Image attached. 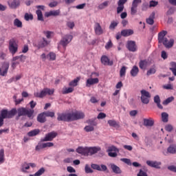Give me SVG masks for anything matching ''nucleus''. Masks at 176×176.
Returning <instances> with one entry per match:
<instances>
[{"mask_svg": "<svg viewBox=\"0 0 176 176\" xmlns=\"http://www.w3.org/2000/svg\"><path fill=\"white\" fill-rule=\"evenodd\" d=\"M47 57L51 61H54L56 60V54L54 52H50Z\"/></svg>", "mask_w": 176, "mask_h": 176, "instance_id": "nucleus-48", "label": "nucleus"}, {"mask_svg": "<svg viewBox=\"0 0 176 176\" xmlns=\"http://www.w3.org/2000/svg\"><path fill=\"white\" fill-rule=\"evenodd\" d=\"M33 19H34V16H32V14L26 13L25 14V20H26V21H30V20H32Z\"/></svg>", "mask_w": 176, "mask_h": 176, "instance_id": "nucleus-54", "label": "nucleus"}, {"mask_svg": "<svg viewBox=\"0 0 176 176\" xmlns=\"http://www.w3.org/2000/svg\"><path fill=\"white\" fill-rule=\"evenodd\" d=\"M83 118H85L83 112L76 111L74 113H58L57 120L59 122H74V120H79Z\"/></svg>", "mask_w": 176, "mask_h": 176, "instance_id": "nucleus-1", "label": "nucleus"}, {"mask_svg": "<svg viewBox=\"0 0 176 176\" xmlns=\"http://www.w3.org/2000/svg\"><path fill=\"white\" fill-rule=\"evenodd\" d=\"M9 71V64L8 63H4L0 67V76H6L8 75V72Z\"/></svg>", "mask_w": 176, "mask_h": 176, "instance_id": "nucleus-14", "label": "nucleus"}, {"mask_svg": "<svg viewBox=\"0 0 176 176\" xmlns=\"http://www.w3.org/2000/svg\"><path fill=\"white\" fill-rule=\"evenodd\" d=\"M153 74H156V69L151 68L149 70L147 71L146 76H149L151 75H153Z\"/></svg>", "mask_w": 176, "mask_h": 176, "instance_id": "nucleus-53", "label": "nucleus"}, {"mask_svg": "<svg viewBox=\"0 0 176 176\" xmlns=\"http://www.w3.org/2000/svg\"><path fill=\"white\" fill-rule=\"evenodd\" d=\"M141 93V101L143 104H149V100H151V93L145 89L140 91Z\"/></svg>", "mask_w": 176, "mask_h": 176, "instance_id": "nucleus-8", "label": "nucleus"}, {"mask_svg": "<svg viewBox=\"0 0 176 176\" xmlns=\"http://www.w3.org/2000/svg\"><path fill=\"white\" fill-rule=\"evenodd\" d=\"M17 113V109H12L10 111H8V109H3L1 111L0 115V127L3 126V119H12V118L14 117Z\"/></svg>", "mask_w": 176, "mask_h": 176, "instance_id": "nucleus-3", "label": "nucleus"}, {"mask_svg": "<svg viewBox=\"0 0 176 176\" xmlns=\"http://www.w3.org/2000/svg\"><path fill=\"white\" fill-rule=\"evenodd\" d=\"M85 171L86 174H91V173H94L93 169H91V168H90V166H89L88 164L85 165Z\"/></svg>", "mask_w": 176, "mask_h": 176, "instance_id": "nucleus-47", "label": "nucleus"}, {"mask_svg": "<svg viewBox=\"0 0 176 176\" xmlns=\"http://www.w3.org/2000/svg\"><path fill=\"white\" fill-rule=\"evenodd\" d=\"M8 6L11 8V9H16L18 6H20V0H10L8 2Z\"/></svg>", "mask_w": 176, "mask_h": 176, "instance_id": "nucleus-23", "label": "nucleus"}, {"mask_svg": "<svg viewBox=\"0 0 176 176\" xmlns=\"http://www.w3.org/2000/svg\"><path fill=\"white\" fill-rule=\"evenodd\" d=\"M60 15V10H52L45 13L46 17H50V16H59Z\"/></svg>", "mask_w": 176, "mask_h": 176, "instance_id": "nucleus-29", "label": "nucleus"}, {"mask_svg": "<svg viewBox=\"0 0 176 176\" xmlns=\"http://www.w3.org/2000/svg\"><path fill=\"white\" fill-rule=\"evenodd\" d=\"M108 124L111 127H118L119 126V124H118V122L116 120H109L108 121Z\"/></svg>", "mask_w": 176, "mask_h": 176, "instance_id": "nucleus-46", "label": "nucleus"}, {"mask_svg": "<svg viewBox=\"0 0 176 176\" xmlns=\"http://www.w3.org/2000/svg\"><path fill=\"white\" fill-rule=\"evenodd\" d=\"M39 131V129H34L33 131L28 132V137H35V135H38Z\"/></svg>", "mask_w": 176, "mask_h": 176, "instance_id": "nucleus-38", "label": "nucleus"}, {"mask_svg": "<svg viewBox=\"0 0 176 176\" xmlns=\"http://www.w3.org/2000/svg\"><path fill=\"white\" fill-rule=\"evenodd\" d=\"M8 50L12 56H14L15 53H17V50H19V45L16 41V39L11 38L9 41Z\"/></svg>", "mask_w": 176, "mask_h": 176, "instance_id": "nucleus-6", "label": "nucleus"}, {"mask_svg": "<svg viewBox=\"0 0 176 176\" xmlns=\"http://www.w3.org/2000/svg\"><path fill=\"white\" fill-rule=\"evenodd\" d=\"M14 25L18 28H21L23 27V23L19 20V19H15L14 21Z\"/></svg>", "mask_w": 176, "mask_h": 176, "instance_id": "nucleus-43", "label": "nucleus"}, {"mask_svg": "<svg viewBox=\"0 0 176 176\" xmlns=\"http://www.w3.org/2000/svg\"><path fill=\"white\" fill-rule=\"evenodd\" d=\"M5 162V151L3 148L0 150V164Z\"/></svg>", "mask_w": 176, "mask_h": 176, "instance_id": "nucleus-40", "label": "nucleus"}, {"mask_svg": "<svg viewBox=\"0 0 176 176\" xmlns=\"http://www.w3.org/2000/svg\"><path fill=\"white\" fill-rule=\"evenodd\" d=\"M43 34L46 36L47 39H52V36H54V33L50 31H43Z\"/></svg>", "mask_w": 176, "mask_h": 176, "instance_id": "nucleus-36", "label": "nucleus"}, {"mask_svg": "<svg viewBox=\"0 0 176 176\" xmlns=\"http://www.w3.org/2000/svg\"><path fill=\"white\" fill-rule=\"evenodd\" d=\"M104 118H107V114L104 113H100L97 117L98 119H104Z\"/></svg>", "mask_w": 176, "mask_h": 176, "instance_id": "nucleus-60", "label": "nucleus"}, {"mask_svg": "<svg viewBox=\"0 0 176 176\" xmlns=\"http://www.w3.org/2000/svg\"><path fill=\"white\" fill-rule=\"evenodd\" d=\"M110 167L113 173H114L115 174H122V170L119 166L115 165V164H110Z\"/></svg>", "mask_w": 176, "mask_h": 176, "instance_id": "nucleus-25", "label": "nucleus"}, {"mask_svg": "<svg viewBox=\"0 0 176 176\" xmlns=\"http://www.w3.org/2000/svg\"><path fill=\"white\" fill-rule=\"evenodd\" d=\"M98 82H100V80L97 78H88L87 80V81H86V87H90L93 85H97V83H98Z\"/></svg>", "mask_w": 176, "mask_h": 176, "instance_id": "nucleus-22", "label": "nucleus"}, {"mask_svg": "<svg viewBox=\"0 0 176 176\" xmlns=\"http://www.w3.org/2000/svg\"><path fill=\"white\" fill-rule=\"evenodd\" d=\"M36 13L37 14L38 20L43 21V14H42V11H41V10H37Z\"/></svg>", "mask_w": 176, "mask_h": 176, "instance_id": "nucleus-45", "label": "nucleus"}, {"mask_svg": "<svg viewBox=\"0 0 176 176\" xmlns=\"http://www.w3.org/2000/svg\"><path fill=\"white\" fill-rule=\"evenodd\" d=\"M16 113H18L19 118H20V116H28L30 118L32 119V115H34V110L27 109L24 107H20L16 110Z\"/></svg>", "mask_w": 176, "mask_h": 176, "instance_id": "nucleus-4", "label": "nucleus"}, {"mask_svg": "<svg viewBox=\"0 0 176 176\" xmlns=\"http://www.w3.org/2000/svg\"><path fill=\"white\" fill-rule=\"evenodd\" d=\"M167 31L162 30L158 34V42L159 43H162L165 47L170 49L174 45V39L169 38L167 36Z\"/></svg>", "mask_w": 176, "mask_h": 176, "instance_id": "nucleus-2", "label": "nucleus"}, {"mask_svg": "<svg viewBox=\"0 0 176 176\" xmlns=\"http://www.w3.org/2000/svg\"><path fill=\"white\" fill-rule=\"evenodd\" d=\"M138 176H148V175L146 173L145 171L140 170L139 173L138 174Z\"/></svg>", "mask_w": 176, "mask_h": 176, "instance_id": "nucleus-64", "label": "nucleus"}, {"mask_svg": "<svg viewBox=\"0 0 176 176\" xmlns=\"http://www.w3.org/2000/svg\"><path fill=\"white\" fill-rule=\"evenodd\" d=\"M58 133L56 131H52L50 133H48L45 135V138L43 139H41V142H46L47 141H52V140H54L56 137H57Z\"/></svg>", "mask_w": 176, "mask_h": 176, "instance_id": "nucleus-10", "label": "nucleus"}, {"mask_svg": "<svg viewBox=\"0 0 176 176\" xmlns=\"http://www.w3.org/2000/svg\"><path fill=\"white\" fill-rule=\"evenodd\" d=\"M153 120L151 118L149 119H144V125L146 126V127H152L154 124Z\"/></svg>", "mask_w": 176, "mask_h": 176, "instance_id": "nucleus-31", "label": "nucleus"}, {"mask_svg": "<svg viewBox=\"0 0 176 176\" xmlns=\"http://www.w3.org/2000/svg\"><path fill=\"white\" fill-rule=\"evenodd\" d=\"M158 3L159 2L152 0L149 2V8H155V6H157Z\"/></svg>", "mask_w": 176, "mask_h": 176, "instance_id": "nucleus-55", "label": "nucleus"}, {"mask_svg": "<svg viewBox=\"0 0 176 176\" xmlns=\"http://www.w3.org/2000/svg\"><path fill=\"white\" fill-rule=\"evenodd\" d=\"M155 15V12L151 13L148 19H146L147 24H149L150 25H153V23H155V21H154Z\"/></svg>", "mask_w": 176, "mask_h": 176, "instance_id": "nucleus-32", "label": "nucleus"}, {"mask_svg": "<svg viewBox=\"0 0 176 176\" xmlns=\"http://www.w3.org/2000/svg\"><path fill=\"white\" fill-rule=\"evenodd\" d=\"M46 171V169L44 167H41L38 171L35 173L36 176H41L45 174V172Z\"/></svg>", "mask_w": 176, "mask_h": 176, "instance_id": "nucleus-44", "label": "nucleus"}, {"mask_svg": "<svg viewBox=\"0 0 176 176\" xmlns=\"http://www.w3.org/2000/svg\"><path fill=\"white\" fill-rule=\"evenodd\" d=\"M146 164H147V166H149L150 167H153L154 168H160L162 162H159L157 161L147 160Z\"/></svg>", "mask_w": 176, "mask_h": 176, "instance_id": "nucleus-21", "label": "nucleus"}, {"mask_svg": "<svg viewBox=\"0 0 176 176\" xmlns=\"http://www.w3.org/2000/svg\"><path fill=\"white\" fill-rule=\"evenodd\" d=\"M139 72H140V69H138V67L135 65L131 69L130 74H131V76H133V78H135V76L138 75Z\"/></svg>", "mask_w": 176, "mask_h": 176, "instance_id": "nucleus-27", "label": "nucleus"}, {"mask_svg": "<svg viewBox=\"0 0 176 176\" xmlns=\"http://www.w3.org/2000/svg\"><path fill=\"white\" fill-rule=\"evenodd\" d=\"M154 102L157 104V107L160 108V109H163V106L160 104V96H159V95L154 97Z\"/></svg>", "mask_w": 176, "mask_h": 176, "instance_id": "nucleus-33", "label": "nucleus"}, {"mask_svg": "<svg viewBox=\"0 0 176 176\" xmlns=\"http://www.w3.org/2000/svg\"><path fill=\"white\" fill-rule=\"evenodd\" d=\"M67 25L69 28H71V30H72V28L75 27V23L72 21H69L67 23Z\"/></svg>", "mask_w": 176, "mask_h": 176, "instance_id": "nucleus-61", "label": "nucleus"}, {"mask_svg": "<svg viewBox=\"0 0 176 176\" xmlns=\"http://www.w3.org/2000/svg\"><path fill=\"white\" fill-rule=\"evenodd\" d=\"M113 45V44H112V41L109 40L105 45V49H107V50H109V49H111V47H112Z\"/></svg>", "mask_w": 176, "mask_h": 176, "instance_id": "nucleus-58", "label": "nucleus"}, {"mask_svg": "<svg viewBox=\"0 0 176 176\" xmlns=\"http://www.w3.org/2000/svg\"><path fill=\"white\" fill-rule=\"evenodd\" d=\"M170 65L171 67H170V70L173 71V69H176V63L175 62H170Z\"/></svg>", "mask_w": 176, "mask_h": 176, "instance_id": "nucleus-62", "label": "nucleus"}, {"mask_svg": "<svg viewBox=\"0 0 176 176\" xmlns=\"http://www.w3.org/2000/svg\"><path fill=\"white\" fill-rule=\"evenodd\" d=\"M107 152L110 157H116V156H118V153L116 152H119V149H118L115 146H111L108 148Z\"/></svg>", "mask_w": 176, "mask_h": 176, "instance_id": "nucleus-13", "label": "nucleus"}, {"mask_svg": "<svg viewBox=\"0 0 176 176\" xmlns=\"http://www.w3.org/2000/svg\"><path fill=\"white\" fill-rule=\"evenodd\" d=\"M124 10V6H118L117 8V13L118 14L122 13Z\"/></svg>", "mask_w": 176, "mask_h": 176, "instance_id": "nucleus-57", "label": "nucleus"}, {"mask_svg": "<svg viewBox=\"0 0 176 176\" xmlns=\"http://www.w3.org/2000/svg\"><path fill=\"white\" fill-rule=\"evenodd\" d=\"M149 66V62L146 60H141L139 62V67L140 69H146V67Z\"/></svg>", "mask_w": 176, "mask_h": 176, "instance_id": "nucleus-24", "label": "nucleus"}, {"mask_svg": "<svg viewBox=\"0 0 176 176\" xmlns=\"http://www.w3.org/2000/svg\"><path fill=\"white\" fill-rule=\"evenodd\" d=\"M173 100H174V96H170L166 98L165 100H164L162 104L163 105H168V104H170V102H173Z\"/></svg>", "mask_w": 176, "mask_h": 176, "instance_id": "nucleus-42", "label": "nucleus"}, {"mask_svg": "<svg viewBox=\"0 0 176 176\" xmlns=\"http://www.w3.org/2000/svg\"><path fill=\"white\" fill-rule=\"evenodd\" d=\"M118 24H119V23H118V21H111L110 25H109V30H114L115 28H116V27H118Z\"/></svg>", "mask_w": 176, "mask_h": 176, "instance_id": "nucleus-50", "label": "nucleus"}, {"mask_svg": "<svg viewBox=\"0 0 176 176\" xmlns=\"http://www.w3.org/2000/svg\"><path fill=\"white\" fill-rule=\"evenodd\" d=\"M54 93V89H50L49 88H44L40 92H34V97H37L38 98H43L45 96H52Z\"/></svg>", "mask_w": 176, "mask_h": 176, "instance_id": "nucleus-5", "label": "nucleus"}, {"mask_svg": "<svg viewBox=\"0 0 176 176\" xmlns=\"http://www.w3.org/2000/svg\"><path fill=\"white\" fill-rule=\"evenodd\" d=\"M170 153L171 155H175L176 153V144H170L167 148V153Z\"/></svg>", "mask_w": 176, "mask_h": 176, "instance_id": "nucleus-28", "label": "nucleus"}, {"mask_svg": "<svg viewBox=\"0 0 176 176\" xmlns=\"http://www.w3.org/2000/svg\"><path fill=\"white\" fill-rule=\"evenodd\" d=\"M101 151V147L100 146H93L88 147V156H93Z\"/></svg>", "mask_w": 176, "mask_h": 176, "instance_id": "nucleus-17", "label": "nucleus"}, {"mask_svg": "<svg viewBox=\"0 0 176 176\" xmlns=\"http://www.w3.org/2000/svg\"><path fill=\"white\" fill-rule=\"evenodd\" d=\"M50 41H47L44 37H42L37 41L36 47L38 49H43V47H46L48 45H50Z\"/></svg>", "mask_w": 176, "mask_h": 176, "instance_id": "nucleus-12", "label": "nucleus"}, {"mask_svg": "<svg viewBox=\"0 0 176 176\" xmlns=\"http://www.w3.org/2000/svg\"><path fill=\"white\" fill-rule=\"evenodd\" d=\"M45 118H54V112L53 111H45L43 112Z\"/></svg>", "mask_w": 176, "mask_h": 176, "instance_id": "nucleus-49", "label": "nucleus"}, {"mask_svg": "<svg viewBox=\"0 0 176 176\" xmlns=\"http://www.w3.org/2000/svg\"><path fill=\"white\" fill-rule=\"evenodd\" d=\"M126 48L128 49V50H129V52H135L137 50V44H135V41H127Z\"/></svg>", "mask_w": 176, "mask_h": 176, "instance_id": "nucleus-15", "label": "nucleus"}, {"mask_svg": "<svg viewBox=\"0 0 176 176\" xmlns=\"http://www.w3.org/2000/svg\"><path fill=\"white\" fill-rule=\"evenodd\" d=\"M94 30L96 35H102L104 34V30H102L101 25L98 23H95Z\"/></svg>", "mask_w": 176, "mask_h": 176, "instance_id": "nucleus-19", "label": "nucleus"}, {"mask_svg": "<svg viewBox=\"0 0 176 176\" xmlns=\"http://www.w3.org/2000/svg\"><path fill=\"white\" fill-rule=\"evenodd\" d=\"M142 2V0H133L132 2V6L131 8V16H135L137 14V8L138 5Z\"/></svg>", "mask_w": 176, "mask_h": 176, "instance_id": "nucleus-11", "label": "nucleus"}, {"mask_svg": "<svg viewBox=\"0 0 176 176\" xmlns=\"http://www.w3.org/2000/svg\"><path fill=\"white\" fill-rule=\"evenodd\" d=\"M121 162H123V163H125V164H128V166H131V160L128 158H121Z\"/></svg>", "mask_w": 176, "mask_h": 176, "instance_id": "nucleus-52", "label": "nucleus"}, {"mask_svg": "<svg viewBox=\"0 0 176 176\" xmlns=\"http://www.w3.org/2000/svg\"><path fill=\"white\" fill-rule=\"evenodd\" d=\"M133 34H134V31L131 29H126L121 31L122 36H130V35H133Z\"/></svg>", "mask_w": 176, "mask_h": 176, "instance_id": "nucleus-26", "label": "nucleus"}, {"mask_svg": "<svg viewBox=\"0 0 176 176\" xmlns=\"http://www.w3.org/2000/svg\"><path fill=\"white\" fill-rule=\"evenodd\" d=\"M35 149L36 151H41V149H45L44 143L38 142Z\"/></svg>", "mask_w": 176, "mask_h": 176, "instance_id": "nucleus-51", "label": "nucleus"}, {"mask_svg": "<svg viewBox=\"0 0 176 176\" xmlns=\"http://www.w3.org/2000/svg\"><path fill=\"white\" fill-rule=\"evenodd\" d=\"M162 120L164 123L168 122V113L164 112L162 113Z\"/></svg>", "mask_w": 176, "mask_h": 176, "instance_id": "nucleus-41", "label": "nucleus"}, {"mask_svg": "<svg viewBox=\"0 0 176 176\" xmlns=\"http://www.w3.org/2000/svg\"><path fill=\"white\" fill-rule=\"evenodd\" d=\"M74 91V88L72 87H64L62 91V94H69V93H72Z\"/></svg>", "mask_w": 176, "mask_h": 176, "instance_id": "nucleus-35", "label": "nucleus"}, {"mask_svg": "<svg viewBox=\"0 0 176 176\" xmlns=\"http://www.w3.org/2000/svg\"><path fill=\"white\" fill-rule=\"evenodd\" d=\"M127 70V67L126 66H122L120 70V78H123L126 76V71Z\"/></svg>", "mask_w": 176, "mask_h": 176, "instance_id": "nucleus-39", "label": "nucleus"}, {"mask_svg": "<svg viewBox=\"0 0 176 176\" xmlns=\"http://www.w3.org/2000/svg\"><path fill=\"white\" fill-rule=\"evenodd\" d=\"M52 146H54V144L53 142L44 143V148H52Z\"/></svg>", "mask_w": 176, "mask_h": 176, "instance_id": "nucleus-59", "label": "nucleus"}, {"mask_svg": "<svg viewBox=\"0 0 176 176\" xmlns=\"http://www.w3.org/2000/svg\"><path fill=\"white\" fill-rule=\"evenodd\" d=\"M37 121L39 122V123H45V122H46V116H45V113L43 112L38 115Z\"/></svg>", "mask_w": 176, "mask_h": 176, "instance_id": "nucleus-30", "label": "nucleus"}, {"mask_svg": "<svg viewBox=\"0 0 176 176\" xmlns=\"http://www.w3.org/2000/svg\"><path fill=\"white\" fill-rule=\"evenodd\" d=\"M67 170L68 173H76V170L72 166H67Z\"/></svg>", "mask_w": 176, "mask_h": 176, "instance_id": "nucleus-63", "label": "nucleus"}, {"mask_svg": "<svg viewBox=\"0 0 176 176\" xmlns=\"http://www.w3.org/2000/svg\"><path fill=\"white\" fill-rule=\"evenodd\" d=\"M73 36L71 34H66L62 37L61 40L60 41L59 45L63 46L64 49L68 46L69 43L72 41Z\"/></svg>", "mask_w": 176, "mask_h": 176, "instance_id": "nucleus-7", "label": "nucleus"}, {"mask_svg": "<svg viewBox=\"0 0 176 176\" xmlns=\"http://www.w3.org/2000/svg\"><path fill=\"white\" fill-rule=\"evenodd\" d=\"M79 80H80V78L77 77L69 83V86H71L72 87H75L78 86V82H79Z\"/></svg>", "mask_w": 176, "mask_h": 176, "instance_id": "nucleus-34", "label": "nucleus"}, {"mask_svg": "<svg viewBox=\"0 0 176 176\" xmlns=\"http://www.w3.org/2000/svg\"><path fill=\"white\" fill-rule=\"evenodd\" d=\"M84 129L87 131V133H89V131H94V126H86Z\"/></svg>", "mask_w": 176, "mask_h": 176, "instance_id": "nucleus-56", "label": "nucleus"}, {"mask_svg": "<svg viewBox=\"0 0 176 176\" xmlns=\"http://www.w3.org/2000/svg\"><path fill=\"white\" fill-rule=\"evenodd\" d=\"M77 153L82 155L83 156H89V147L80 146L76 149Z\"/></svg>", "mask_w": 176, "mask_h": 176, "instance_id": "nucleus-18", "label": "nucleus"}, {"mask_svg": "<svg viewBox=\"0 0 176 176\" xmlns=\"http://www.w3.org/2000/svg\"><path fill=\"white\" fill-rule=\"evenodd\" d=\"M36 167V164L34 162H25L21 166V171L27 174L30 168H35Z\"/></svg>", "mask_w": 176, "mask_h": 176, "instance_id": "nucleus-9", "label": "nucleus"}, {"mask_svg": "<svg viewBox=\"0 0 176 176\" xmlns=\"http://www.w3.org/2000/svg\"><path fill=\"white\" fill-rule=\"evenodd\" d=\"M91 167L94 170H97V171H107V170H108V168L104 164L100 166L97 164H92Z\"/></svg>", "mask_w": 176, "mask_h": 176, "instance_id": "nucleus-16", "label": "nucleus"}, {"mask_svg": "<svg viewBox=\"0 0 176 176\" xmlns=\"http://www.w3.org/2000/svg\"><path fill=\"white\" fill-rule=\"evenodd\" d=\"M100 61L103 65H113V61L109 60V58L105 55L101 57Z\"/></svg>", "mask_w": 176, "mask_h": 176, "instance_id": "nucleus-20", "label": "nucleus"}, {"mask_svg": "<svg viewBox=\"0 0 176 176\" xmlns=\"http://www.w3.org/2000/svg\"><path fill=\"white\" fill-rule=\"evenodd\" d=\"M109 6V1H106L102 3H100L98 6V9H100V10H102V9H105V8H108V6Z\"/></svg>", "mask_w": 176, "mask_h": 176, "instance_id": "nucleus-37", "label": "nucleus"}]
</instances>
